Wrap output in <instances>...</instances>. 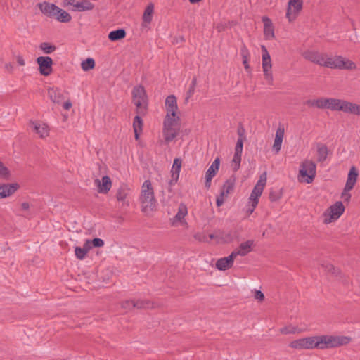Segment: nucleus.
<instances>
[{"label": "nucleus", "mask_w": 360, "mask_h": 360, "mask_svg": "<svg viewBox=\"0 0 360 360\" xmlns=\"http://www.w3.org/2000/svg\"><path fill=\"white\" fill-rule=\"evenodd\" d=\"M352 102L335 98H319L317 99L309 100L307 104L311 107H316L319 109H328L332 111H342L347 113Z\"/></svg>", "instance_id": "nucleus-1"}, {"label": "nucleus", "mask_w": 360, "mask_h": 360, "mask_svg": "<svg viewBox=\"0 0 360 360\" xmlns=\"http://www.w3.org/2000/svg\"><path fill=\"white\" fill-rule=\"evenodd\" d=\"M352 338L345 335H318V349H326L339 347L349 344Z\"/></svg>", "instance_id": "nucleus-2"}, {"label": "nucleus", "mask_w": 360, "mask_h": 360, "mask_svg": "<svg viewBox=\"0 0 360 360\" xmlns=\"http://www.w3.org/2000/svg\"><path fill=\"white\" fill-rule=\"evenodd\" d=\"M140 200L142 210L145 212L152 211L156 207L153 188L149 180H146L142 185Z\"/></svg>", "instance_id": "nucleus-3"}, {"label": "nucleus", "mask_w": 360, "mask_h": 360, "mask_svg": "<svg viewBox=\"0 0 360 360\" xmlns=\"http://www.w3.org/2000/svg\"><path fill=\"white\" fill-rule=\"evenodd\" d=\"M180 129L179 117H165L163 122L162 134L165 142L169 143L179 134Z\"/></svg>", "instance_id": "nucleus-4"}, {"label": "nucleus", "mask_w": 360, "mask_h": 360, "mask_svg": "<svg viewBox=\"0 0 360 360\" xmlns=\"http://www.w3.org/2000/svg\"><path fill=\"white\" fill-rule=\"evenodd\" d=\"M323 66L333 69L354 70L356 68L355 63L348 59L340 56H329L327 54Z\"/></svg>", "instance_id": "nucleus-5"}, {"label": "nucleus", "mask_w": 360, "mask_h": 360, "mask_svg": "<svg viewBox=\"0 0 360 360\" xmlns=\"http://www.w3.org/2000/svg\"><path fill=\"white\" fill-rule=\"evenodd\" d=\"M316 164L312 160H304L300 165L299 181L307 184L311 183L316 176Z\"/></svg>", "instance_id": "nucleus-6"}, {"label": "nucleus", "mask_w": 360, "mask_h": 360, "mask_svg": "<svg viewBox=\"0 0 360 360\" xmlns=\"http://www.w3.org/2000/svg\"><path fill=\"white\" fill-rule=\"evenodd\" d=\"M39 9L48 17L53 18L60 22L67 21L66 12L53 4L43 2L39 4Z\"/></svg>", "instance_id": "nucleus-7"}, {"label": "nucleus", "mask_w": 360, "mask_h": 360, "mask_svg": "<svg viewBox=\"0 0 360 360\" xmlns=\"http://www.w3.org/2000/svg\"><path fill=\"white\" fill-rule=\"evenodd\" d=\"M133 102L136 106V113H144L148 105V99L144 88L138 86L134 88L132 91Z\"/></svg>", "instance_id": "nucleus-8"}, {"label": "nucleus", "mask_w": 360, "mask_h": 360, "mask_svg": "<svg viewBox=\"0 0 360 360\" xmlns=\"http://www.w3.org/2000/svg\"><path fill=\"white\" fill-rule=\"evenodd\" d=\"M318 335L300 338L292 341L289 346L295 349H318Z\"/></svg>", "instance_id": "nucleus-9"}, {"label": "nucleus", "mask_w": 360, "mask_h": 360, "mask_svg": "<svg viewBox=\"0 0 360 360\" xmlns=\"http://www.w3.org/2000/svg\"><path fill=\"white\" fill-rule=\"evenodd\" d=\"M261 49L262 53V70L264 72V76L268 83L271 84L273 82V75L271 72L272 64L271 56L265 46L262 45L261 46Z\"/></svg>", "instance_id": "nucleus-10"}, {"label": "nucleus", "mask_w": 360, "mask_h": 360, "mask_svg": "<svg viewBox=\"0 0 360 360\" xmlns=\"http://www.w3.org/2000/svg\"><path fill=\"white\" fill-rule=\"evenodd\" d=\"M345 207L342 202H337L324 213V223L329 224L337 220L344 212Z\"/></svg>", "instance_id": "nucleus-11"}, {"label": "nucleus", "mask_w": 360, "mask_h": 360, "mask_svg": "<svg viewBox=\"0 0 360 360\" xmlns=\"http://www.w3.org/2000/svg\"><path fill=\"white\" fill-rule=\"evenodd\" d=\"M266 173L264 172L260 176L259 179L255 186L251 195L250 196V202H253L254 206H257L259 201V198L261 196L264 186L266 184Z\"/></svg>", "instance_id": "nucleus-12"}, {"label": "nucleus", "mask_w": 360, "mask_h": 360, "mask_svg": "<svg viewBox=\"0 0 360 360\" xmlns=\"http://www.w3.org/2000/svg\"><path fill=\"white\" fill-rule=\"evenodd\" d=\"M122 308L128 311L134 308L136 309H150L153 308L154 305L148 300H125L121 304Z\"/></svg>", "instance_id": "nucleus-13"}, {"label": "nucleus", "mask_w": 360, "mask_h": 360, "mask_svg": "<svg viewBox=\"0 0 360 360\" xmlns=\"http://www.w3.org/2000/svg\"><path fill=\"white\" fill-rule=\"evenodd\" d=\"M36 62L39 65V73L43 76H49L53 71V60L48 56H39Z\"/></svg>", "instance_id": "nucleus-14"}, {"label": "nucleus", "mask_w": 360, "mask_h": 360, "mask_svg": "<svg viewBox=\"0 0 360 360\" xmlns=\"http://www.w3.org/2000/svg\"><path fill=\"white\" fill-rule=\"evenodd\" d=\"M302 0H289L286 17L290 22L293 21L302 8Z\"/></svg>", "instance_id": "nucleus-15"}, {"label": "nucleus", "mask_w": 360, "mask_h": 360, "mask_svg": "<svg viewBox=\"0 0 360 360\" xmlns=\"http://www.w3.org/2000/svg\"><path fill=\"white\" fill-rule=\"evenodd\" d=\"M48 96L53 103L61 104L65 110L68 109V101H64L65 94L58 88H50L48 90Z\"/></svg>", "instance_id": "nucleus-16"}, {"label": "nucleus", "mask_w": 360, "mask_h": 360, "mask_svg": "<svg viewBox=\"0 0 360 360\" xmlns=\"http://www.w3.org/2000/svg\"><path fill=\"white\" fill-rule=\"evenodd\" d=\"M20 188V185L17 182L0 184V200L12 196Z\"/></svg>", "instance_id": "nucleus-17"}, {"label": "nucleus", "mask_w": 360, "mask_h": 360, "mask_svg": "<svg viewBox=\"0 0 360 360\" xmlns=\"http://www.w3.org/2000/svg\"><path fill=\"white\" fill-rule=\"evenodd\" d=\"M166 116L165 117H179L177 115L178 106L176 98L174 96H168L165 100Z\"/></svg>", "instance_id": "nucleus-18"}, {"label": "nucleus", "mask_w": 360, "mask_h": 360, "mask_svg": "<svg viewBox=\"0 0 360 360\" xmlns=\"http://www.w3.org/2000/svg\"><path fill=\"white\" fill-rule=\"evenodd\" d=\"M94 183L98 193L101 194L108 193L112 187V181L108 176H103L101 179H95Z\"/></svg>", "instance_id": "nucleus-19"}, {"label": "nucleus", "mask_w": 360, "mask_h": 360, "mask_svg": "<svg viewBox=\"0 0 360 360\" xmlns=\"http://www.w3.org/2000/svg\"><path fill=\"white\" fill-rule=\"evenodd\" d=\"M30 127L41 139H44L49 135V128L46 123L41 122H30Z\"/></svg>", "instance_id": "nucleus-20"}, {"label": "nucleus", "mask_w": 360, "mask_h": 360, "mask_svg": "<svg viewBox=\"0 0 360 360\" xmlns=\"http://www.w3.org/2000/svg\"><path fill=\"white\" fill-rule=\"evenodd\" d=\"M326 56V54L313 51H307L302 53V56L306 60H308L321 66L324 65Z\"/></svg>", "instance_id": "nucleus-21"}, {"label": "nucleus", "mask_w": 360, "mask_h": 360, "mask_svg": "<svg viewBox=\"0 0 360 360\" xmlns=\"http://www.w3.org/2000/svg\"><path fill=\"white\" fill-rule=\"evenodd\" d=\"M220 165L219 158H217L210 166L205 174V186L210 188L212 178L216 175Z\"/></svg>", "instance_id": "nucleus-22"}, {"label": "nucleus", "mask_w": 360, "mask_h": 360, "mask_svg": "<svg viewBox=\"0 0 360 360\" xmlns=\"http://www.w3.org/2000/svg\"><path fill=\"white\" fill-rule=\"evenodd\" d=\"M69 6H72L75 11L91 10L94 5L87 0H69Z\"/></svg>", "instance_id": "nucleus-23"}, {"label": "nucleus", "mask_w": 360, "mask_h": 360, "mask_svg": "<svg viewBox=\"0 0 360 360\" xmlns=\"http://www.w3.org/2000/svg\"><path fill=\"white\" fill-rule=\"evenodd\" d=\"M255 245V242L252 240H248L245 242L240 243L239 247L233 250L232 252L236 257L237 256H245L252 250Z\"/></svg>", "instance_id": "nucleus-24"}, {"label": "nucleus", "mask_w": 360, "mask_h": 360, "mask_svg": "<svg viewBox=\"0 0 360 360\" xmlns=\"http://www.w3.org/2000/svg\"><path fill=\"white\" fill-rule=\"evenodd\" d=\"M284 134V127L280 124L276 131L274 142L272 146V149L276 153H278L281 150Z\"/></svg>", "instance_id": "nucleus-25"}, {"label": "nucleus", "mask_w": 360, "mask_h": 360, "mask_svg": "<svg viewBox=\"0 0 360 360\" xmlns=\"http://www.w3.org/2000/svg\"><path fill=\"white\" fill-rule=\"evenodd\" d=\"M235 258L236 257L233 252L228 257L220 258L216 262V268L220 271H225L231 268L233 264Z\"/></svg>", "instance_id": "nucleus-26"}, {"label": "nucleus", "mask_w": 360, "mask_h": 360, "mask_svg": "<svg viewBox=\"0 0 360 360\" xmlns=\"http://www.w3.org/2000/svg\"><path fill=\"white\" fill-rule=\"evenodd\" d=\"M129 190L125 185L120 186L116 192V199L117 201L121 202L122 206H129V202L127 200Z\"/></svg>", "instance_id": "nucleus-27"}, {"label": "nucleus", "mask_w": 360, "mask_h": 360, "mask_svg": "<svg viewBox=\"0 0 360 360\" xmlns=\"http://www.w3.org/2000/svg\"><path fill=\"white\" fill-rule=\"evenodd\" d=\"M154 13V6L153 4H149L143 14L141 27L143 28H148L150 23L152 21Z\"/></svg>", "instance_id": "nucleus-28"}, {"label": "nucleus", "mask_w": 360, "mask_h": 360, "mask_svg": "<svg viewBox=\"0 0 360 360\" xmlns=\"http://www.w3.org/2000/svg\"><path fill=\"white\" fill-rule=\"evenodd\" d=\"M358 177V172L355 167L352 166L349 172L346 181V190L351 191L355 185Z\"/></svg>", "instance_id": "nucleus-29"}, {"label": "nucleus", "mask_w": 360, "mask_h": 360, "mask_svg": "<svg viewBox=\"0 0 360 360\" xmlns=\"http://www.w3.org/2000/svg\"><path fill=\"white\" fill-rule=\"evenodd\" d=\"M262 20L264 22V34L265 38L266 39H273L274 37V32L271 20L267 17H264Z\"/></svg>", "instance_id": "nucleus-30"}, {"label": "nucleus", "mask_w": 360, "mask_h": 360, "mask_svg": "<svg viewBox=\"0 0 360 360\" xmlns=\"http://www.w3.org/2000/svg\"><path fill=\"white\" fill-rule=\"evenodd\" d=\"M317 161L320 162H324L328 156V150L326 145L318 143L316 146Z\"/></svg>", "instance_id": "nucleus-31"}, {"label": "nucleus", "mask_w": 360, "mask_h": 360, "mask_svg": "<svg viewBox=\"0 0 360 360\" xmlns=\"http://www.w3.org/2000/svg\"><path fill=\"white\" fill-rule=\"evenodd\" d=\"M187 214L188 209L186 205L184 203H181L178 207V212L173 219L172 224L174 225L176 221L181 222Z\"/></svg>", "instance_id": "nucleus-32"}, {"label": "nucleus", "mask_w": 360, "mask_h": 360, "mask_svg": "<svg viewBox=\"0 0 360 360\" xmlns=\"http://www.w3.org/2000/svg\"><path fill=\"white\" fill-rule=\"evenodd\" d=\"M279 331L281 334L288 335V334H299L304 331V328H299L298 326L294 325H288L281 328Z\"/></svg>", "instance_id": "nucleus-33"}, {"label": "nucleus", "mask_w": 360, "mask_h": 360, "mask_svg": "<svg viewBox=\"0 0 360 360\" xmlns=\"http://www.w3.org/2000/svg\"><path fill=\"white\" fill-rule=\"evenodd\" d=\"M181 167V160L176 158L174 160L173 165L171 169V175L174 181H177L179 177V173Z\"/></svg>", "instance_id": "nucleus-34"}, {"label": "nucleus", "mask_w": 360, "mask_h": 360, "mask_svg": "<svg viewBox=\"0 0 360 360\" xmlns=\"http://www.w3.org/2000/svg\"><path fill=\"white\" fill-rule=\"evenodd\" d=\"M143 122L140 116L138 115L134 117L133 122V128L136 140L139 138V134L142 131Z\"/></svg>", "instance_id": "nucleus-35"}, {"label": "nucleus", "mask_w": 360, "mask_h": 360, "mask_svg": "<svg viewBox=\"0 0 360 360\" xmlns=\"http://www.w3.org/2000/svg\"><path fill=\"white\" fill-rule=\"evenodd\" d=\"M126 36V32L123 29H118L117 30L112 31L108 34L110 40L115 41L123 39Z\"/></svg>", "instance_id": "nucleus-36"}, {"label": "nucleus", "mask_w": 360, "mask_h": 360, "mask_svg": "<svg viewBox=\"0 0 360 360\" xmlns=\"http://www.w3.org/2000/svg\"><path fill=\"white\" fill-rule=\"evenodd\" d=\"M240 55L243 58V63L244 65V68L246 70H250V65L248 64V60L250 58V53L248 49L245 46H243V47L240 49Z\"/></svg>", "instance_id": "nucleus-37"}, {"label": "nucleus", "mask_w": 360, "mask_h": 360, "mask_svg": "<svg viewBox=\"0 0 360 360\" xmlns=\"http://www.w3.org/2000/svg\"><path fill=\"white\" fill-rule=\"evenodd\" d=\"M216 240L217 243H228L230 241L229 239H224L221 236L218 235V234H210L208 236V238L204 236L203 238L200 239V240L202 241H204V242H206V243H210L211 240Z\"/></svg>", "instance_id": "nucleus-38"}, {"label": "nucleus", "mask_w": 360, "mask_h": 360, "mask_svg": "<svg viewBox=\"0 0 360 360\" xmlns=\"http://www.w3.org/2000/svg\"><path fill=\"white\" fill-rule=\"evenodd\" d=\"M39 49L46 54H50L56 50V46L48 42L41 43Z\"/></svg>", "instance_id": "nucleus-39"}, {"label": "nucleus", "mask_w": 360, "mask_h": 360, "mask_svg": "<svg viewBox=\"0 0 360 360\" xmlns=\"http://www.w3.org/2000/svg\"><path fill=\"white\" fill-rule=\"evenodd\" d=\"M82 68L84 71H89L95 66V61L93 58H89L81 63Z\"/></svg>", "instance_id": "nucleus-40"}, {"label": "nucleus", "mask_w": 360, "mask_h": 360, "mask_svg": "<svg viewBox=\"0 0 360 360\" xmlns=\"http://www.w3.org/2000/svg\"><path fill=\"white\" fill-rule=\"evenodd\" d=\"M233 188V184L231 181H226L221 191L222 196L227 195Z\"/></svg>", "instance_id": "nucleus-41"}, {"label": "nucleus", "mask_w": 360, "mask_h": 360, "mask_svg": "<svg viewBox=\"0 0 360 360\" xmlns=\"http://www.w3.org/2000/svg\"><path fill=\"white\" fill-rule=\"evenodd\" d=\"M196 84L197 79L195 77H193L190 84L189 89L186 93V101H187L193 95Z\"/></svg>", "instance_id": "nucleus-42"}, {"label": "nucleus", "mask_w": 360, "mask_h": 360, "mask_svg": "<svg viewBox=\"0 0 360 360\" xmlns=\"http://www.w3.org/2000/svg\"><path fill=\"white\" fill-rule=\"evenodd\" d=\"M240 161L241 154L234 153L233 158L232 160V166L234 171H236L239 169Z\"/></svg>", "instance_id": "nucleus-43"}, {"label": "nucleus", "mask_w": 360, "mask_h": 360, "mask_svg": "<svg viewBox=\"0 0 360 360\" xmlns=\"http://www.w3.org/2000/svg\"><path fill=\"white\" fill-rule=\"evenodd\" d=\"M11 175L10 171L0 162V178L8 179Z\"/></svg>", "instance_id": "nucleus-44"}, {"label": "nucleus", "mask_w": 360, "mask_h": 360, "mask_svg": "<svg viewBox=\"0 0 360 360\" xmlns=\"http://www.w3.org/2000/svg\"><path fill=\"white\" fill-rule=\"evenodd\" d=\"M75 256L79 259H84L86 255L87 254L82 248L76 247L75 250Z\"/></svg>", "instance_id": "nucleus-45"}, {"label": "nucleus", "mask_w": 360, "mask_h": 360, "mask_svg": "<svg viewBox=\"0 0 360 360\" xmlns=\"http://www.w3.org/2000/svg\"><path fill=\"white\" fill-rule=\"evenodd\" d=\"M243 147V141L242 138H239L237 141L236 146L235 147V153L237 154H242Z\"/></svg>", "instance_id": "nucleus-46"}, {"label": "nucleus", "mask_w": 360, "mask_h": 360, "mask_svg": "<svg viewBox=\"0 0 360 360\" xmlns=\"http://www.w3.org/2000/svg\"><path fill=\"white\" fill-rule=\"evenodd\" d=\"M91 246L93 248H101L104 245V241L101 238H94L93 240H91Z\"/></svg>", "instance_id": "nucleus-47"}, {"label": "nucleus", "mask_w": 360, "mask_h": 360, "mask_svg": "<svg viewBox=\"0 0 360 360\" xmlns=\"http://www.w3.org/2000/svg\"><path fill=\"white\" fill-rule=\"evenodd\" d=\"M82 248L87 253L90 250L93 248L91 246V240H86L83 245Z\"/></svg>", "instance_id": "nucleus-48"}, {"label": "nucleus", "mask_w": 360, "mask_h": 360, "mask_svg": "<svg viewBox=\"0 0 360 360\" xmlns=\"http://www.w3.org/2000/svg\"><path fill=\"white\" fill-rule=\"evenodd\" d=\"M254 297L259 301H263L264 300V295L260 290H255Z\"/></svg>", "instance_id": "nucleus-49"}, {"label": "nucleus", "mask_w": 360, "mask_h": 360, "mask_svg": "<svg viewBox=\"0 0 360 360\" xmlns=\"http://www.w3.org/2000/svg\"><path fill=\"white\" fill-rule=\"evenodd\" d=\"M349 191L346 190V187L345 186L344 191L342 193V198L345 201H349L351 198V195L349 193Z\"/></svg>", "instance_id": "nucleus-50"}, {"label": "nucleus", "mask_w": 360, "mask_h": 360, "mask_svg": "<svg viewBox=\"0 0 360 360\" xmlns=\"http://www.w3.org/2000/svg\"><path fill=\"white\" fill-rule=\"evenodd\" d=\"M30 208V204L28 202H22L20 204V210L22 211H28Z\"/></svg>", "instance_id": "nucleus-51"}, {"label": "nucleus", "mask_w": 360, "mask_h": 360, "mask_svg": "<svg viewBox=\"0 0 360 360\" xmlns=\"http://www.w3.org/2000/svg\"><path fill=\"white\" fill-rule=\"evenodd\" d=\"M16 60L19 65H20V66L25 65V61L22 56H18L16 57Z\"/></svg>", "instance_id": "nucleus-52"}, {"label": "nucleus", "mask_w": 360, "mask_h": 360, "mask_svg": "<svg viewBox=\"0 0 360 360\" xmlns=\"http://www.w3.org/2000/svg\"><path fill=\"white\" fill-rule=\"evenodd\" d=\"M326 270L329 272H331L332 274H336L335 268L331 264H327L326 266Z\"/></svg>", "instance_id": "nucleus-53"}, {"label": "nucleus", "mask_w": 360, "mask_h": 360, "mask_svg": "<svg viewBox=\"0 0 360 360\" xmlns=\"http://www.w3.org/2000/svg\"><path fill=\"white\" fill-rule=\"evenodd\" d=\"M224 196H222V195H221H221H220V196H219V197H218V198H217V202H216V203H217V205L218 207H220L221 205H223V203H224Z\"/></svg>", "instance_id": "nucleus-54"}, {"label": "nucleus", "mask_w": 360, "mask_h": 360, "mask_svg": "<svg viewBox=\"0 0 360 360\" xmlns=\"http://www.w3.org/2000/svg\"><path fill=\"white\" fill-rule=\"evenodd\" d=\"M250 203H251L250 207H248V210H247V212H248V214L249 215L251 214L253 212L255 208L256 207V206H254V203L253 202H250Z\"/></svg>", "instance_id": "nucleus-55"}, {"label": "nucleus", "mask_w": 360, "mask_h": 360, "mask_svg": "<svg viewBox=\"0 0 360 360\" xmlns=\"http://www.w3.org/2000/svg\"><path fill=\"white\" fill-rule=\"evenodd\" d=\"M243 132H244L243 129H238V135L240 136V138H242V136H243Z\"/></svg>", "instance_id": "nucleus-56"}, {"label": "nucleus", "mask_w": 360, "mask_h": 360, "mask_svg": "<svg viewBox=\"0 0 360 360\" xmlns=\"http://www.w3.org/2000/svg\"><path fill=\"white\" fill-rule=\"evenodd\" d=\"M177 181H174L173 180V177L171 176V179L169 182V186L172 187L173 185H174Z\"/></svg>", "instance_id": "nucleus-57"}, {"label": "nucleus", "mask_w": 360, "mask_h": 360, "mask_svg": "<svg viewBox=\"0 0 360 360\" xmlns=\"http://www.w3.org/2000/svg\"><path fill=\"white\" fill-rule=\"evenodd\" d=\"M162 201L165 204H168L169 201V197H168V198H163Z\"/></svg>", "instance_id": "nucleus-58"}, {"label": "nucleus", "mask_w": 360, "mask_h": 360, "mask_svg": "<svg viewBox=\"0 0 360 360\" xmlns=\"http://www.w3.org/2000/svg\"><path fill=\"white\" fill-rule=\"evenodd\" d=\"M201 0H189L191 4H196L200 1Z\"/></svg>", "instance_id": "nucleus-59"}, {"label": "nucleus", "mask_w": 360, "mask_h": 360, "mask_svg": "<svg viewBox=\"0 0 360 360\" xmlns=\"http://www.w3.org/2000/svg\"><path fill=\"white\" fill-rule=\"evenodd\" d=\"M69 108L71 107V103H69L68 104Z\"/></svg>", "instance_id": "nucleus-60"}]
</instances>
